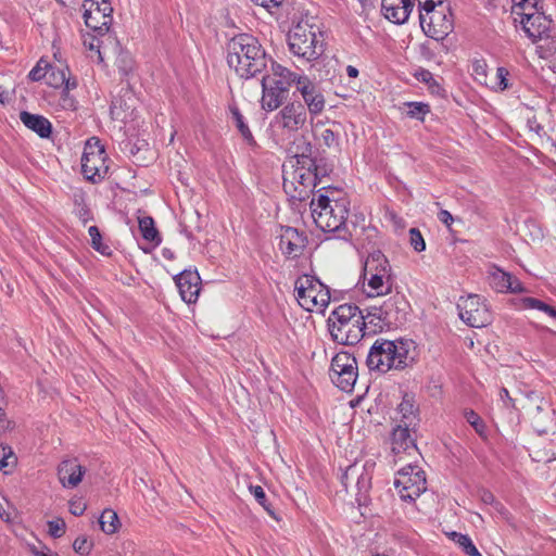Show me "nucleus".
<instances>
[{"instance_id":"1","label":"nucleus","mask_w":556,"mask_h":556,"mask_svg":"<svg viewBox=\"0 0 556 556\" xmlns=\"http://www.w3.org/2000/svg\"><path fill=\"white\" fill-rule=\"evenodd\" d=\"M271 58L254 36L238 34L227 43V63L241 78L249 79L262 74Z\"/></svg>"},{"instance_id":"2","label":"nucleus","mask_w":556,"mask_h":556,"mask_svg":"<svg viewBox=\"0 0 556 556\" xmlns=\"http://www.w3.org/2000/svg\"><path fill=\"white\" fill-rule=\"evenodd\" d=\"M415 342L410 339L378 338L369 349L366 365L369 370L380 374L403 370L415 363Z\"/></svg>"},{"instance_id":"3","label":"nucleus","mask_w":556,"mask_h":556,"mask_svg":"<svg viewBox=\"0 0 556 556\" xmlns=\"http://www.w3.org/2000/svg\"><path fill=\"white\" fill-rule=\"evenodd\" d=\"M315 225L325 232H334L337 238L350 241L352 233L346 229L350 199L333 200L328 195L313 197L309 202Z\"/></svg>"},{"instance_id":"4","label":"nucleus","mask_w":556,"mask_h":556,"mask_svg":"<svg viewBox=\"0 0 556 556\" xmlns=\"http://www.w3.org/2000/svg\"><path fill=\"white\" fill-rule=\"evenodd\" d=\"M327 323L332 340L339 344L354 345L366 337L364 314L355 304L339 305Z\"/></svg>"},{"instance_id":"5","label":"nucleus","mask_w":556,"mask_h":556,"mask_svg":"<svg viewBox=\"0 0 556 556\" xmlns=\"http://www.w3.org/2000/svg\"><path fill=\"white\" fill-rule=\"evenodd\" d=\"M320 35L319 28L308 23L300 21L288 31L287 41L289 51L306 61H314L324 53V43L317 39Z\"/></svg>"},{"instance_id":"6","label":"nucleus","mask_w":556,"mask_h":556,"mask_svg":"<svg viewBox=\"0 0 556 556\" xmlns=\"http://www.w3.org/2000/svg\"><path fill=\"white\" fill-rule=\"evenodd\" d=\"M296 300L308 312H324L330 302V291L317 278L304 275L294 282Z\"/></svg>"},{"instance_id":"7","label":"nucleus","mask_w":556,"mask_h":556,"mask_svg":"<svg viewBox=\"0 0 556 556\" xmlns=\"http://www.w3.org/2000/svg\"><path fill=\"white\" fill-rule=\"evenodd\" d=\"M332 383L343 392H352L358 377L356 358L349 352L337 353L329 369Z\"/></svg>"},{"instance_id":"8","label":"nucleus","mask_w":556,"mask_h":556,"mask_svg":"<svg viewBox=\"0 0 556 556\" xmlns=\"http://www.w3.org/2000/svg\"><path fill=\"white\" fill-rule=\"evenodd\" d=\"M394 488L403 501H415L427 490L426 472L417 465L407 464L396 472Z\"/></svg>"},{"instance_id":"9","label":"nucleus","mask_w":556,"mask_h":556,"mask_svg":"<svg viewBox=\"0 0 556 556\" xmlns=\"http://www.w3.org/2000/svg\"><path fill=\"white\" fill-rule=\"evenodd\" d=\"M419 23L422 31L437 41L444 40L454 29V17L450 8H434L429 13L419 9Z\"/></svg>"},{"instance_id":"10","label":"nucleus","mask_w":556,"mask_h":556,"mask_svg":"<svg viewBox=\"0 0 556 556\" xmlns=\"http://www.w3.org/2000/svg\"><path fill=\"white\" fill-rule=\"evenodd\" d=\"M460 319L472 328H482L491 323L492 316L488 305L477 294L460 298L457 303Z\"/></svg>"},{"instance_id":"11","label":"nucleus","mask_w":556,"mask_h":556,"mask_svg":"<svg viewBox=\"0 0 556 556\" xmlns=\"http://www.w3.org/2000/svg\"><path fill=\"white\" fill-rule=\"evenodd\" d=\"M83 8L86 26L99 35L106 34L112 23L113 12L110 0H85Z\"/></svg>"},{"instance_id":"12","label":"nucleus","mask_w":556,"mask_h":556,"mask_svg":"<svg viewBox=\"0 0 556 556\" xmlns=\"http://www.w3.org/2000/svg\"><path fill=\"white\" fill-rule=\"evenodd\" d=\"M105 162L106 153L99 140L94 147L87 143L81 156V174L87 180L93 184L99 182L104 179L109 170Z\"/></svg>"},{"instance_id":"13","label":"nucleus","mask_w":556,"mask_h":556,"mask_svg":"<svg viewBox=\"0 0 556 556\" xmlns=\"http://www.w3.org/2000/svg\"><path fill=\"white\" fill-rule=\"evenodd\" d=\"M379 316L387 323L388 329L400 328L408 319L410 304L404 294L396 292L377 306Z\"/></svg>"},{"instance_id":"14","label":"nucleus","mask_w":556,"mask_h":556,"mask_svg":"<svg viewBox=\"0 0 556 556\" xmlns=\"http://www.w3.org/2000/svg\"><path fill=\"white\" fill-rule=\"evenodd\" d=\"M307 121L306 108L300 101L285 105L275 116L273 126L282 129L286 134L296 132L303 128Z\"/></svg>"},{"instance_id":"15","label":"nucleus","mask_w":556,"mask_h":556,"mask_svg":"<svg viewBox=\"0 0 556 556\" xmlns=\"http://www.w3.org/2000/svg\"><path fill=\"white\" fill-rule=\"evenodd\" d=\"M291 179L283 176V191L290 200L304 202L314 193V189L319 185L312 173L292 172Z\"/></svg>"},{"instance_id":"16","label":"nucleus","mask_w":556,"mask_h":556,"mask_svg":"<svg viewBox=\"0 0 556 556\" xmlns=\"http://www.w3.org/2000/svg\"><path fill=\"white\" fill-rule=\"evenodd\" d=\"M374 464H369L368 462L363 465L358 466L357 473L354 478L355 485L357 489L356 493V501L358 503V506L361 508V516L364 519H372V518H381L378 514H375L371 508H369V498H368V492L371 488V472L369 471V468H372Z\"/></svg>"},{"instance_id":"17","label":"nucleus","mask_w":556,"mask_h":556,"mask_svg":"<svg viewBox=\"0 0 556 556\" xmlns=\"http://www.w3.org/2000/svg\"><path fill=\"white\" fill-rule=\"evenodd\" d=\"M520 24L526 35L533 41L549 38L552 20L544 11H533V13H520Z\"/></svg>"},{"instance_id":"18","label":"nucleus","mask_w":556,"mask_h":556,"mask_svg":"<svg viewBox=\"0 0 556 556\" xmlns=\"http://www.w3.org/2000/svg\"><path fill=\"white\" fill-rule=\"evenodd\" d=\"M279 249L288 258H296L302 255L307 244V237L296 228L286 226L281 228Z\"/></svg>"},{"instance_id":"19","label":"nucleus","mask_w":556,"mask_h":556,"mask_svg":"<svg viewBox=\"0 0 556 556\" xmlns=\"http://www.w3.org/2000/svg\"><path fill=\"white\" fill-rule=\"evenodd\" d=\"M181 299L188 303H195L201 290V278L197 270L185 269L174 277Z\"/></svg>"},{"instance_id":"20","label":"nucleus","mask_w":556,"mask_h":556,"mask_svg":"<svg viewBox=\"0 0 556 556\" xmlns=\"http://www.w3.org/2000/svg\"><path fill=\"white\" fill-rule=\"evenodd\" d=\"M296 89L300 91L305 102L304 105H306V112L308 111L313 116L323 112L325 108V98L316 84L309 80L308 77H302L298 80Z\"/></svg>"},{"instance_id":"21","label":"nucleus","mask_w":556,"mask_h":556,"mask_svg":"<svg viewBox=\"0 0 556 556\" xmlns=\"http://www.w3.org/2000/svg\"><path fill=\"white\" fill-rule=\"evenodd\" d=\"M413 9V0H381L382 15L396 25L405 24Z\"/></svg>"},{"instance_id":"22","label":"nucleus","mask_w":556,"mask_h":556,"mask_svg":"<svg viewBox=\"0 0 556 556\" xmlns=\"http://www.w3.org/2000/svg\"><path fill=\"white\" fill-rule=\"evenodd\" d=\"M262 109L271 112L278 109L287 98L288 90L275 85L269 77L262 78Z\"/></svg>"},{"instance_id":"23","label":"nucleus","mask_w":556,"mask_h":556,"mask_svg":"<svg viewBox=\"0 0 556 556\" xmlns=\"http://www.w3.org/2000/svg\"><path fill=\"white\" fill-rule=\"evenodd\" d=\"M86 468L77 458L65 459L58 467L59 480L65 488H75L81 481Z\"/></svg>"},{"instance_id":"24","label":"nucleus","mask_w":556,"mask_h":556,"mask_svg":"<svg viewBox=\"0 0 556 556\" xmlns=\"http://www.w3.org/2000/svg\"><path fill=\"white\" fill-rule=\"evenodd\" d=\"M392 453L395 456L401 454L417 453V445L415 439L412 438L408 425L404 427L401 425L396 426L392 431Z\"/></svg>"},{"instance_id":"25","label":"nucleus","mask_w":556,"mask_h":556,"mask_svg":"<svg viewBox=\"0 0 556 556\" xmlns=\"http://www.w3.org/2000/svg\"><path fill=\"white\" fill-rule=\"evenodd\" d=\"M20 119L28 129L36 132L40 138H50L52 134V124L43 115L22 111L20 113Z\"/></svg>"},{"instance_id":"26","label":"nucleus","mask_w":556,"mask_h":556,"mask_svg":"<svg viewBox=\"0 0 556 556\" xmlns=\"http://www.w3.org/2000/svg\"><path fill=\"white\" fill-rule=\"evenodd\" d=\"M271 74L270 75H264L263 77H269L271 81L275 85H278L280 87H285L286 90L289 91V88L292 86V84H295L298 86V80L301 79L303 76H299L298 74L291 72L289 68L282 66L281 64H278L273 59L269 62Z\"/></svg>"},{"instance_id":"27","label":"nucleus","mask_w":556,"mask_h":556,"mask_svg":"<svg viewBox=\"0 0 556 556\" xmlns=\"http://www.w3.org/2000/svg\"><path fill=\"white\" fill-rule=\"evenodd\" d=\"M368 274H378L391 277L390 263L381 251H375L366 258L364 265V278H367Z\"/></svg>"},{"instance_id":"28","label":"nucleus","mask_w":556,"mask_h":556,"mask_svg":"<svg viewBox=\"0 0 556 556\" xmlns=\"http://www.w3.org/2000/svg\"><path fill=\"white\" fill-rule=\"evenodd\" d=\"M229 112L231 114V118L235 123V126L237 130L240 132L243 140L249 144L250 147H256L257 143L254 139V136L252 135V131L250 130L248 124L244 121L243 115L241 114L239 108L236 104L229 105Z\"/></svg>"},{"instance_id":"29","label":"nucleus","mask_w":556,"mask_h":556,"mask_svg":"<svg viewBox=\"0 0 556 556\" xmlns=\"http://www.w3.org/2000/svg\"><path fill=\"white\" fill-rule=\"evenodd\" d=\"M139 230L142 238L152 243L153 248L162 242L161 235L155 227L154 219L151 216L138 217Z\"/></svg>"},{"instance_id":"30","label":"nucleus","mask_w":556,"mask_h":556,"mask_svg":"<svg viewBox=\"0 0 556 556\" xmlns=\"http://www.w3.org/2000/svg\"><path fill=\"white\" fill-rule=\"evenodd\" d=\"M377 306L367 308V314L364 315V324L366 325V336H374L388 329L387 323L379 316Z\"/></svg>"},{"instance_id":"31","label":"nucleus","mask_w":556,"mask_h":556,"mask_svg":"<svg viewBox=\"0 0 556 556\" xmlns=\"http://www.w3.org/2000/svg\"><path fill=\"white\" fill-rule=\"evenodd\" d=\"M312 149V144L307 142L303 152L293 156L295 164L292 165L294 167L292 172L312 173V167L315 164L314 157L311 156Z\"/></svg>"},{"instance_id":"32","label":"nucleus","mask_w":556,"mask_h":556,"mask_svg":"<svg viewBox=\"0 0 556 556\" xmlns=\"http://www.w3.org/2000/svg\"><path fill=\"white\" fill-rule=\"evenodd\" d=\"M366 279L368 280V286L375 292L376 295H383L391 291V277L381 276L378 274H368Z\"/></svg>"},{"instance_id":"33","label":"nucleus","mask_w":556,"mask_h":556,"mask_svg":"<svg viewBox=\"0 0 556 556\" xmlns=\"http://www.w3.org/2000/svg\"><path fill=\"white\" fill-rule=\"evenodd\" d=\"M544 11L543 0H514L511 13L520 17V13H533Z\"/></svg>"},{"instance_id":"34","label":"nucleus","mask_w":556,"mask_h":556,"mask_svg":"<svg viewBox=\"0 0 556 556\" xmlns=\"http://www.w3.org/2000/svg\"><path fill=\"white\" fill-rule=\"evenodd\" d=\"M464 418L475 429L476 433L483 440L488 439V428L484 420L473 410L465 409Z\"/></svg>"},{"instance_id":"35","label":"nucleus","mask_w":556,"mask_h":556,"mask_svg":"<svg viewBox=\"0 0 556 556\" xmlns=\"http://www.w3.org/2000/svg\"><path fill=\"white\" fill-rule=\"evenodd\" d=\"M314 163L312 175L320 184L323 178L328 177L333 172V164L324 156L314 157Z\"/></svg>"},{"instance_id":"36","label":"nucleus","mask_w":556,"mask_h":556,"mask_svg":"<svg viewBox=\"0 0 556 556\" xmlns=\"http://www.w3.org/2000/svg\"><path fill=\"white\" fill-rule=\"evenodd\" d=\"M17 457L13 450L9 445H0V469L3 472L10 473L11 470L16 466Z\"/></svg>"},{"instance_id":"37","label":"nucleus","mask_w":556,"mask_h":556,"mask_svg":"<svg viewBox=\"0 0 556 556\" xmlns=\"http://www.w3.org/2000/svg\"><path fill=\"white\" fill-rule=\"evenodd\" d=\"M88 233L91 238V247L102 255L109 256L112 254V250L109 244L102 240L101 232L97 226H90Z\"/></svg>"},{"instance_id":"38","label":"nucleus","mask_w":556,"mask_h":556,"mask_svg":"<svg viewBox=\"0 0 556 556\" xmlns=\"http://www.w3.org/2000/svg\"><path fill=\"white\" fill-rule=\"evenodd\" d=\"M67 73H68V67L67 66H64L62 68L55 67V66H51L48 70L47 84L50 87H53V88H61V87H63L64 83L66 81V74Z\"/></svg>"},{"instance_id":"39","label":"nucleus","mask_w":556,"mask_h":556,"mask_svg":"<svg viewBox=\"0 0 556 556\" xmlns=\"http://www.w3.org/2000/svg\"><path fill=\"white\" fill-rule=\"evenodd\" d=\"M414 76L417 80L428 85L432 93L440 94L441 92L444 91L442 86L434 79L433 74L430 71L420 68L415 73Z\"/></svg>"},{"instance_id":"40","label":"nucleus","mask_w":556,"mask_h":556,"mask_svg":"<svg viewBox=\"0 0 556 556\" xmlns=\"http://www.w3.org/2000/svg\"><path fill=\"white\" fill-rule=\"evenodd\" d=\"M509 279H511V274L498 269L491 276V286L498 292H507L511 286Z\"/></svg>"},{"instance_id":"41","label":"nucleus","mask_w":556,"mask_h":556,"mask_svg":"<svg viewBox=\"0 0 556 556\" xmlns=\"http://www.w3.org/2000/svg\"><path fill=\"white\" fill-rule=\"evenodd\" d=\"M408 108L406 115L410 118H416L424 122L426 114L430 112V106L424 102H406L404 103Z\"/></svg>"},{"instance_id":"42","label":"nucleus","mask_w":556,"mask_h":556,"mask_svg":"<svg viewBox=\"0 0 556 556\" xmlns=\"http://www.w3.org/2000/svg\"><path fill=\"white\" fill-rule=\"evenodd\" d=\"M523 303H525L526 307H528V308H535V309L542 311V312L546 313L547 315H549L551 317L556 318V308L539 299L526 298L523 300Z\"/></svg>"},{"instance_id":"43","label":"nucleus","mask_w":556,"mask_h":556,"mask_svg":"<svg viewBox=\"0 0 556 556\" xmlns=\"http://www.w3.org/2000/svg\"><path fill=\"white\" fill-rule=\"evenodd\" d=\"M74 204L75 214L84 225H86L89 220L93 219V215L88 205L86 204L84 198H76Z\"/></svg>"},{"instance_id":"44","label":"nucleus","mask_w":556,"mask_h":556,"mask_svg":"<svg viewBox=\"0 0 556 556\" xmlns=\"http://www.w3.org/2000/svg\"><path fill=\"white\" fill-rule=\"evenodd\" d=\"M51 66L52 65H50L47 61H45L43 59H40L37 62V64L35 65V67H33L31 71L29 72L28 78L31 81H40L45 77L47 78L48 70Z\"/></svg>"},{"instance_id":"45","label":"nucleus","mask_w":556,"mask_h":556,"mask_svg":"<svg viewBox=\"0 0 556 556\" xmlns=\"http://www.w3.org/2000/svg\"><path fill=\"white\" fill-rule=\"evenodd\" d=\"M250 491L257 501V503L264 507V509L269 514V516L277 519L274 511L270 509V505L267 503V497L264 489L261 485H251Z\"/></svg>"},{"instance_id":"46","label":"nucleus","mask_w":556,"mask_h":556,"mask_svg":"<svg viewBox=\"0 0 556 556\" xmlns=\"http://www.w3.org/2000/svg\"><path fill=\"white\" fill-rule=\"evenodd\" d=\"M92 547H93L92 540L88 539L85 535L76 538V540L73 543L74 551L84 556L89 555Z\"/></svg>"},{"instance_id":"47","label":"nucleus","mask_w":556,"mask_h":556,"mask_svg":"<svg viewBox=\"0 0 556 556\" xmlns=\"http://www.w3.org/2000/svg\"><path fill=\"white\" fill-rule=\"evenodd\" d=\"M409 243L416 252H422L426 250L425 239L418 228L409 229Z\"/></svg>"},{"instance_id":"48","label":"nucleus","mask_w":556,"mask_h":556,"mask_svg":"<svg viewBox=\"0 0 556 556\" xmlns=\"http://www.w3.org/2000/svg\"><path fill=\"white\" fill-rule=\"evenodd\" d=\"M316 194L317 195H328L329 199H333V200L349 199L348 195L345 193H343L342 190H340L336 187H332V186L321 187L320 189H318L316 191Z\"/></svg>"},{"instance_id":"49","label":"nucleus","mask_w":556,"mask_h":556,"mask_svg":"<svg viewBox=\"0 0 556 556\" xmlns=\"http://www.w3.org/2000/svg\"><path fill=\"white\" fill-rule=\"evenodd\" d=\"M357 470H358V465L355 463V464L348 466L345 468V470L342 471L340 480H341L342 485L345 489H348V485L350 482L355 481L354 478L357 473Z\"/></svg>"},{"instance_id":"50","label":"nucleus","mask_w":556,"mask_h":556,"mask_svg":"<svg viewBox=\"0 0 556 556\" xmlns=\"http://www.w3.org/2000/svg\"><path fill=\"white\" fill-rule=\"evenodd\" d=\"M458 546L468 556H482L467 534L462 541L458 542Z\"/></svg>"},{"instance_id":"51","label":"nucleus","mask_w":556,"mask_h":556,"mask_svg":"<svg viewBox=\"0 0 556 556\" xmlns=\"http://www.w3.org/2000/svg\"><path fill=\"white\" fill-rule=\"evenodd\" d=\"M509 71L506 67L500 66L496 70L497 87L504 91L510 87L508 83Z\"/></svg>"},{"instance_id":"52","label":"nucleus","mask_w":556,"mask_h":556,"mask_svg":"<svg viewBox=\"0 0 556 556\" xmlns=\"http://www.w3.org/2000/svg\"><path fill=\"white\" fill-rule=\"evenodd\" d=\"M87 508V504L83 498H76L68 502V509L75 517H79Z\"/></svg>"},{"instance_id":"53","label":"nucleus","mask_w":556,"mask_h":556,"mask_svg":"<svg viewBox=\"0 0 556 556\" xmlns=\"http://www.w3.org/2000/svg\"><path fill=\"white\" fill-rule=\"evenodd\" d=\"M321 139H323L324 144L327 146L328 148L338 146V142H339L338 135L332 129H329V128L325 129L321 132Z\"/></svg>"},{"instance_id":"54","label":"nucleus","mask_w":556,"mask_h":556,"mask_svg":"<svg viewBox=\"0 0 556 556\" xmlns=\"http://www.w3.org/2000/svg\"><path fill=\"white\" fill-rule=\"evenodd\" d=\"M444 0H418L419 9L424 10V12L429 13L434 8H442Z\"/></svg>"},{"instance_id":"55","label":"nucleus","mask_w":556,"mask_h":556,"mask_svg":"<svg viewBox=\"0 0 556 556\" xmlns=\"http://www.w3.org/2000/svg\"><path fill=\"white\" fill-rule=\"evenodd\" d=\"M97 521H118L117 513L112 508H104Z\"/></svg>"},{"instance_id":"56","label":"nucleus","mask_w":556,"mask_h":556,"mask_svg":"<svg viewBox=\"0 0 556 556\" xmlns=\"http://www.w3.org/2000/svg\"><path fill=\"white\" fill-rule=\"evenodd\" d=\"M64 89H63V94H64V101L65 102H73V99L72 98H68V91L72 90V89H75L77 87V81L75 78H71L70 76L66 75V81L64 83L63 85Z\"/></svg>"},{"instance_id":"57","label":"nucleus","mask_w":556,"mask_h":556,"mask_svg":"<svg viewBox=\"0 0 556 556\" xmlns=\"http://www.w3.org/2000/svg\"><path fill=\"white\" fill-rule=\"evenodd\" d=\"M479 496L484 504H495L496 506L501 505L498 502L495 501V496L493 495V493L486 489L479 490Z\"/></svg>"},{"instance_id":"58","label":"nucleus","mask_w":556,"mask_h":556,"mask_svg":"<svg viewBox=\"0 0 556 556\" xmlns=\"http://www.w3.org/2000/svg\"><path fill=\"white\" fill-rule=\"evenodd\" d=\"M49 534L53 538H60L66 531V523H49Z\"/></svg>"},{"instance_id":"59","label":"nucleus","mask_w":556,"mask_h":556,"mask_svg":"<svg viewBox=\"0 0 556 556\" xmlns=\"http://www.w3.org/2000/svg\"><path fill=\"white\" fill-rule=\"evenodd\" d=\"M400 412L403 415L404 419H408L410 415L414 414V405L412 402L407 400H403V402L399 406Z\"/></svg>"},{"instance_id":"60","label":"nucleus","mask_w":556,"mask_h":556,"mask_svg":"<svg viewBox=\"0 0 556 556\" xmlns=\"http://www.w3.org/2000/svg\"><path fill=\"white\" fill-rule=\"evenodd\" d=\"M251 1L257 5H261L265 9H267L268 11L273 8H278L283 2V0H251Z\"/></svg>"},{"instance_id":"61","label":"nucleus","mask_w":556,"mask_h":556,"mask_svg":"<svg viewBox=\"0 0 556 556\" xmlns=\"http://www.w3.org/2000/svg\"><path fill=\"white\" fill-rule=\"evenodd\" d=\"M123 523H99L100 529L106 534L116 533Z\"/></svg>"},{"instance_id":"62","label":"nucleus","mask_w":556,"mask_h":556,"mask_svg":"<svg viewBox=\"0 0 556 556\" xmlns=\"http://www.w3.org/2000/svg\"><path fill=\"white\" fill-rule=\"evenodd\" d=\"M100 40L96 37L91 39V41L88 43V49L90 51H94L98 54V61L103 62V56L100 51Z\"/></svg>"},{"instance_id":"63","label":"nucleus","mask_w":556,"mask_h":556,"mask_svg":"<svg viewBox=\"0 0 556 556\" xmlns=\"http://www.w3.org/2000/svg\"><path fill=\"white\" fill-rule=\"evenodd\" d=\"M509 282L511 283L510 288H508V291L511 293H520L523 291L522 283L520 280L511 275V279H509Z\"/></svg>"},{"instance_id":"64","label":"nucleus","mask_w":556,"mask_h":556,"mask_svg":"<svg viewBox=\"0 0 556 556\" xmlns=\"http://www.w3.org/2000/svg\"><path fill=\"white\" fill-rule=\"evenodd\" d=\"M438 218L441 223L445 224L446 226H450L454 220L452 214L446 210H441L438 214Z\"/></svg>"}]
</instances>
